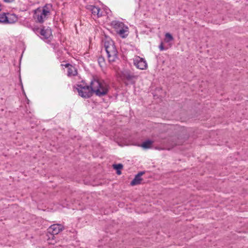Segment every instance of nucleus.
<instances>
[{
	"mask_svg": "<svg viewBox=\"0 0 248 248\" xmlns=\"http://www.w3.org/2000/svg\"><path fill=\"white\" fill-rule=\"evenodd\" d=\"M108 86L106 83L95 79L92 81L90 86L80 84L77 88L79 95L83 98H89L93 93L99 96L105 95L108 93Z\"/></svg>",
	"mask_w": 248,
	"mask_h": 248,
	"instance_id": "f257e3e1",
	"label": "nucleus"
},
{
	"mask_svg": "<svg viewBox=\"0 0 248 248\" xmlns=\"http://www.w3.org/2000/svg\"><path fill=\"white\" fill-rule=\"evenodd\" d=\"M52 10L51 4H46L43 7H40L34 11L33 17L36 22L43 23L50 16Z\"/></svg>",
	"mask_w": 248,
	"mask_h": 248,
	"instance_id": "f03ea898",
	"label": "nucleus"
},
{
	"mask_svg": "<svg viewBox=\"0 0 248 248\" xmlns=\"http://www.w3.org/2000/svg\"><path fill=\"white\" fill-rule=\"evenodd\" d=\"M104 46L108 62L111 63L115 62L118 59V51L114 42L111 39H108L104 42Z\"/></svg>",
	"mask_w": 248,
	"mask_h": 248,
	"instance_id": "7ed1b4c3",
	"label": "nucleus"
},
{
	"mask_svg": "<svg viewBox=\"0 0 248 248\" xmlns=\"http://www.w3.org/2000/svg\"><path fill=\"white\" fill-rule=\"evenodd\" d=\"M134 64L136 67L141 70H144L147 68V63L146 61L139 56H136L133 59Z\"/></svg>",
	"mask_w": 248,
	"mask_h": 248,
	"instance_id": "20e7f679",
	"label": "nucleus"
},
{
	"mask_svg": "<svg viewBox=\"0 0 248 248\" xmlns=\"http://www.w3.org/2000/svg\"><path fill=\"white\" fill-rule=\"evenodd\" d=\"M121 78L124 81H127L132 82L133 80L137 78V77L132 74L129 71L124 70L119 73Z\"/></svg>",
	"mask_w": 248,
	"mask_h": 248,
	"instance_id": "39448f33",
	"label": "nucleus"
},
{
	"mask_svg": "<svg viewBox=\"0 0 248 248\" xmlns=\"http://www.w3.org/2000/svg\"><path fill=\"white\" fill-rule=\"evenodd\" d=\"M63 230V227L59 224H53L50 226L48 229V232L51 233L54 237V235L58 234Z\"/></svg>",
	"mask_w": 248,
	"mask_h": 248,
	"instance_id": "423d86ee",
	"label": "nucleus"
},
{
	"mask_svg": "<svg viewBox=\"0 0 248 248\" xmlns=\"http://www.w3.org/2000/svg\"><path fill=\"white\" fill-rule=\"evenodd\" d=\"M36 34H40L43 38L47 39L50 34L49 29H44V28H37L34 30Z\"/></svg>",
	"mask_w": 248,
	"mask_h": 248,
	"instance_id": "0eeeda50",
	"label": "nucleus"
},
{
	"mask_svg": "<svg viewBox=\"0 0 248 248\" xmlns=\"http://www.w3.org/2000/svg\"><path fill=\"white\" fill-rule=\"evenodd\" d=\"M143 174H144V171H140L137 174L134 179L131 182V185L135 186L140 184L142 180L141 177Z\"/></svg>",
	"mask_w": 248,
	"mask_h": 248,
	"instance_id": "6e6552de",
	"label": "nucleus"
},
{
	"mask_svg": "<svg viewBox=\"0 0 248 248\" xmlns=\"http://www.w3.org/2000/svg\"><path fill=\"white\" fill-rule=\"evenodd\" d=\"M7 19L6 24H13L17 21V17L15 14L7 13Z\"/></svg>",
	"mask_w": 248,
	"mask_h": 248,
	"instance_id": "1a4fd4ad",
	"label": "nucleus"
},
{
	"mask_svg": "<svg viewBox=\"0 0 248 248\" xmlns=\"http://www.w3.org/2000/svg\"><path fill=\"white\" fill-rule=\"evenodd\" d=\"M111 25L116 30V32L125 26L123 22L118 21H113L111 22Z\"/></svg>",
	"mask_w": 248,
	"mask_h": 248,
	"instance_id": "9d476101",
	"label": "nucleus"
},
{
	"mask_svg": "<svg viewBox=\"0 0 248 248\" xmlns=\"http://www.w3.org/2000/svg\"><path fill=\"white\" fill-rule=\"evenodd\" d=\"M66 67H68V76H74L77 74V71L75 67L70 65L69 64H66Z\"/></svg>",
	"mask_w": 248,
	"mask_h": 248,
	"instance_id": "9b49d317",
	"label": "nucleus"
},
{
	"mask_svg": "<svg viewBox=\"0 0 248 248\" xmlns=\"http://www.w3.org/2000/svg\"><path fill=\"white\" fill-rule=\"evenodd\" d=\"M117 33L122 38H125L128 35V28L127 26H124L122 29L118 30Z\"/></svg>",
	"mask_w": 248,
	"mask_h": 248,
	"instance_id": "f8f14e48",
	"label": "nucleus"
},
{
	"mask_svg": "<svg viewBox=\"0 0 248 248\" xmlns=\"http://www.w3.org/2000/svg\"><path fill=\"white\" fill-rule=\"evenodd\" d=\"M90 9L92 14L94 16H96L97 17H99L102 16L101 13H100V9L99 7L95 6H91Z\"/></svg>",
	"mask_w": 248,
	"mask_h": 248,
	"instance_id": "ddd939ff",
	"label": "nucleus"
},
{
	"mask_svg": "<svg viewBox=\"0 0 248 248\" xmlns=\"http://www.w3.org/2000/svg\"><path fill=\"white\" fill-rule=\"evenodd\" d=\"M153 141L150 140H147L143 142L141 146L144 149H149L151 147Z\"/></svg>",
	"mask_w": 248,
	"mask_h": 248,
	"instance_id": "4468645a",
	"label": "nucleus"
},
{
	"mask_svg": "<svg viewBox=\"0 0 248 248\" xmlns=\"http://www.w3.org/2000/svg\"><path fill=\"white\" fill-rule=\"evenodd\" d=\"M98 62L99 66L101 68L105 67L106 66V62L105 58L102 56H100L98 58Z\"/></svg>",
	"mask_w": 248,
	"mask_h": 248,
	"instance_id": "2eb2a0df",
	"label": "nucleus"
},
{
	"mask_svg": "<svg viewBox=\"0 0 248 248\" xmlns=\"http://www.w3.org/2000/svg\"><path fill=\"white\" fill-rule=\"evenodd\" d=\"M7 13H0V23L6 24V21H7Z\"/></svg>",
	"mask_w": 248,
	"mask_h": 248,
	"instance_id": "dca6fc26",
	"label": "nucleus"
},
{
	"mask_svg": "<svg viewBox=\"0 0 248 248\" xmlns=\"http://www.w3.org/2000/svg\"><path fill=\"white\" fill-rule=\"evenodd\" d=\"M165 41L166 43H169L172 40H173V36L170 33H166L165 35Z\"/></svg>",
	"mask_w": 248,
	"mask_h": 248,
	"instance_id": "f3484780",
	"label": "nucleus"
},
{
	"mask_svg": "<svg viewBox=\"0 0 248 248\" xmlns=\"http://www.w3.org/2000/svg\"><path fill=\"white\" fill-rule=\"evenodd\" d=\"M113 167L116 170H121L123 168V166L121 164H118L113 165Z\"/></svg>",
	"mask_w": 248,
	"mask_h": 248,
	"instance_id": "a211bd4d",
	"label": "nucleus"
},
{
	"mask_svg": "<svg viewBox=\"0 0 248 248\" xmlns=\"http://www.w3.org/2000/svg\"><path fill=\"white\" fill-rule=\"evenodd\" d=\"M169 143L171 146V148H172V147H174L175 146L179 144L178 143H173V141L171 142L170 141H169Z\"/></svg>",
	"mask_w": 248,
	"mask_h": 248,
	"instance_id": "6ab92c4d",
	"label": "nucleus"
},
{
	"mask_svg": "<svg viewBox=\"0 0 248 248\" xmlns=\"http://www.w3.org/2000/svg\"><path fill=\"white\" fill-rule=\"evenodd\" d=\"M159 48L160 50L162 51L164 50V47L163 46V43H161L160 46H159Z\"/></svg>",
	"mask_w": 248,
	"mask_h": 248,
	"instance_id": "aec40b11",
	"label": "nucleus"
},
{
	"mask_svg": "<svg viewBox=\"0 0 248 248\" xmlns=\"http://www.w3.org/2000/svg\"><path fill=\"white\" fill-rule=\"evenodd\" d=\"M3 0L6 2H13L15 0Z\"/></svg>",
	"mask_w": 248,
	"mask_h": 248,
	"instance_id": "412c9836",
	"label": "nucleus"
},
{
	"mask_svg": "<svg viewBox=\"0 0 248 248\" xmlns=\"http://www.w3.org/2000/svg\"><path fill=\"white\" fill-rule=\"evenodd\" d=\"M117 170V173L118 175H120L121 174V171L120 170Z\"/></svg>",
	"mask_w": 248,
	"mask_h": 248,
	"instance_id": "4be33fe9",
	"label": "nucleus"
}]
</instances>
